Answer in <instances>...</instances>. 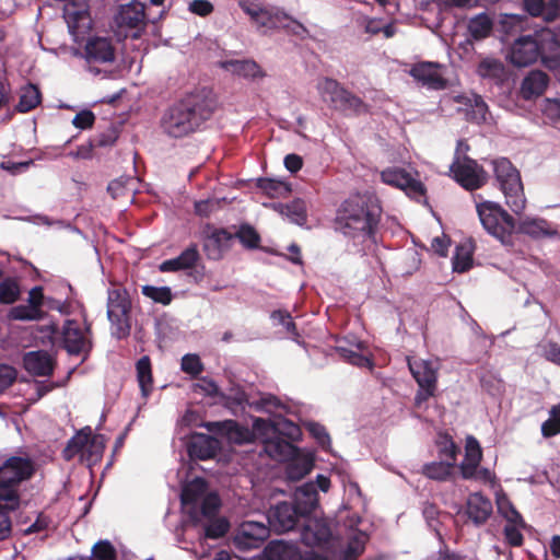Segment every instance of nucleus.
Instances as JSON below:
<instances>
[{
	"instance_id": "f257e3e1",
	"label": "nucleus",
	"mask_w": 560,
	"mask_h": 560,
	"mask_svg": "<svg viewBox=\"0 0 560 560\" xmlns=\"http://www.w3.org/2000/svg\"><path fill=\"white\" fill-rule=\"evenodd\" d=\"M217 107L218 101L211 89H195L165 110L161 127L173 138L188 136L210 119Z\"/></svg>"
},
{
	"instance_id": "f03ea898",
	"label": "nucleus",
	"mask_w": 560,
	"mask_h": 560,
	"mask_svg": "<svg viewBox=\"0 0 560 560\" xmlns=\"http://www.w3.org/2000/svg\"><path fill=\"white\" fill-rule=\"evenodd\" d=\"M382 207L373 194H357L337 209L336 231L352 240H372L381 221Z\"/></svg>"
},
{
	"instance_id": "7ed1b4c3",
	"label": "nucleus",
	"mask_w": 560,
	"mask_h": 560,
	"mask_svg": "<svg viewBox=\"0 0 560 560\" xmlns=\"http://www.w3.org/2000/svg\"><path fill=\"white\" fill-rule=\"evenodd\" d=\"M183 511L194 524L203 528L206 538L218 539L230 529V522L219 515L222 500L219 492H179Z\"/></svg>"
},
{
	"instance_id": "20e7f679",
	"label": "nucleus",
	"mask_w": 560,
	"mask_h": 560,
	"mask_svg": "<svg viewBox=\"0 0 560 560\" xmlns=\"http://www.w3.org/2000/svg\"><path fill=\"white\" fill-rule=\"evenodd\" d=\"M318 504V492H294V502H281L269 512L268 521L277 532L284 533L296 527Z\"/></svg>"
},
{
	"instance_id": "39448f33",
	"label": "nucleus",
	"mask_w": 560,
	"mask_h": 560,
	"mask_svg": "<svg viewBox=\"0 0 560 560\" xmlns=\"http://www.w3.org/2000/svg\"><path fill=\"white\" fill-rule=\"evenodd\" d=\"M106 307L112 337L117 340L127 339L132 327V301L128 290L126 288L108 289Z\"/></svg>"
},
{
	"instance_id": "423d86ee",
	"label": "nucleus",
	"mask_w": 560,
	"mask_h": 560,
	"mask_svg": "<svg viewBox=\"0 0 560 560\" xmlns=\"http://www.w3.org/2000/svg\"><path fill=\"white\" fill-rule=\"evenodd\" d=\"M491 164L506 205L515 214H521L525 209L526 198L520 172L506 158L495 159Z\"/></svg>"
},
{
	"instance_id": "0eeeda50",
	"label": "nucleus",
	"mask_w": 560,
	"mask_h": 560,
	"mask_svg": "<svg viewBox=\"0 0 560 560\" xmlns=\"http://www.w3.org/2000/svg\"><path fill=\"white\" fill-rule=\"evenodd\" d=\"M317 90L330 107L345 116H359L369 112V106L337 80L324 78L317 83Z\"/></svg>"
},
{
	"instance_id": "6e6552de",
	"label": "nucleus",
	"mask_w": 560,
	"mask_h": 560,
	"mask_svg": "<svg viewBox=\"0 0 560 560\" xmlns=\"http://www.w3.org/2000/svg\"><path fill=\"white\" fill-rule=\"evenodd\" d=\"M477 213L482 228L502 244L511 241L516 230L514 218L509 214L499 203L483 201L477 205Z\"/></svg>"
},
{
	"instance_id": "1a4fd4ad",
	"label": "nucleus",
	"mask_w": 560,
	"mask_h": 560,
	"mask_svg": "<svg viewBox=\"0 0 560 560\" xmlns=\"http://www.w3.org/2000/svg\"><path fill=\"white\" fill-rule=\"evenodd\" d=\"M546 51L545 39L540 36V31H537L534 34L518 35L510 45L506 59L515 67H528Z\"/></svg>"
},
{
	"instance_id": "9d476101",
	"label": "nucleus",
	"mask_w": 560,
	"mask_h": 560,
	"mask_svg": "<svg viewBox=\"0 0 560 560\" xmlns=\"http://www.w3.org/2000/svg\"><path fill=\"white\" fill-rule=\"evenodd\" d=\"M482 451L476 438L469 435L466 439L465 457L458 466L459 474L465 480L495 487V478L489 468L480 467Z\"/></svg>"
},
{
	"instance_id": "9b49d317",
	"label": "nucleus",
	"mask_w": 560,
	"mask_h": 560,
	"mask_svg": "<svg viewBox=\"0 0 560 560\" xmlns=\"http://www.w3.org/2000/svg\"><path fill=\"white\" fill-rule=\"evenodd\" d=\"M60 347L71 357H82L81 363H83L93 348L91 324L86 323L85 328L82 329L74 319L65 320Z\"/></svg>"
},
{
	"instance_id": "f8f14e48",
	"label": "nucleus",
	"mask_w": 560,
	"mask_h": 560,
	"mask_svg": "<svg viewBox=\"0 0 560 560\" xmlns=\"http://www.w3.org/2000/svg\"><path fill=\"white\" fill-rule=\"evenodd\" d=\"M35 472V465L32 459L21 456H11L0 466V490H12L11 488L30 479Z\"/></svg>"
},
{
	"instance_id": "ddd939ff",
	"label": "nucleus",
	"mask_w": 560,
	"mask_h": 560,
	"mask_svg": "<svg viewBox=\"0 0 560 560\" xmlns=\"http://www.w3.org/2000/svg\"><path fill=\"white\" fill-rule=\"evenodd\" d=\"M450 171L453 173L454 179L467 190L478 189L486 179L483 168L467 155L454 156Z\"/></svg>"
},
{
	"instance_id": "4468645a",
	"label": "nucleus",
	"mask_w": 560,
	"mask_h": 560,
	"mask_svg": "<svg viewBox=\"0 0 560 560\" xmlns=\"http://www.w3.org/2000/svg\"><path fill=\"white\" fill-rule=\"evenodd\" d=\"M259 432L265 434V436H258L259 444L256 452L259 456L266 455L273 460L284 462L299 452V448L292 442L269 431L267 428H261Z\"/></svg>"
},
{
	"instance_id": "2eb2a0df",
	"label": "nucleus",
	"mask_w": 560,
	"mask_h": 560,
	"mask_svg": "<svg viewBox=\"0 0 560 560\" xmlns=\"http://www.w3.org/2000/svg\"><path fill=\"white\" fill-rule=\"evenodd\" d=\"M381 179L384 184L399 188L406 195L420 202L425 197L423 184L415 179L406 170L400 167H387L381 172Z\"/></svg>"
},
{
	"instance_id": "dca6fc26",
	"label": "nucleus",
	"mask_w": 560,
	"mask_h": 560,
	"mask_svg": "<svg viewBox=\"0 0 560 560\" xmlns=\"http://www.w3.org/2000/svg\"><path fill=\"white\" fill-rule=\"evenodd\" d=\"M269 527L255 521L243 522L234 536V546L242 551L257 549L269 537Z\"/></svg>"
},
{
	"instance_id": "f3484780",
	"label": "nucleus",
	"mask_w": 560,
	"mask_h": 560,
	"mask_svg": "<svg viewBox=\"0 0 560 560\" xmlns=\"http://www.w3.org/2000/svg\"><path fill=\"white\" fill-rule=\"evenodd\" d=\"M84 58L89 63V71L97 74L100 70L94 68L93 65L113 62L115 60V47L107 37H91L84 47Z\"/></svg>"
},
{
	"instance_id": "a211bd4d",
	"label": "nucleus",
	"mask_w": 560,
	"mask_h": 560,
	"mask_svg": "<svg viewBox=\"0 0 560 560\" xmlns=\"http://www.w3.org/2000/svg\"><path fill=\"white\" fill-rule=\"evenodd\" d=\"M199 260L200 255L197 245L191 244L177 257L162 261L159 270L161 272L188 271V275L198 281L202 278V273L196 270Z\"/></svg>"
},
{
	"instance_id": "6ab92c4d",
	"label": "nucleus",
	"mask_w": 560,
	"mask_h": 560,
	"mask_svg": "<svg viewBox=\"0 0 560 560\" xmlns=\"http://www.w3.org/2000/svg\"><path fill=\"white\" fill-rule=\"evenodd\" d=\"M116 23L119 27L135 30L132 37L137 38L139 32L145 26L144 4L133 0L128 4L121 5L117 15Z\"/></svg>"
},
{
	"instance_id": "aec40b11",
	"label": "nucleus",
	"mask_w": 560,
	"mask_h": 560,
	"mask_svg": "<svg viewBox=\"0 0 560 560\" xmlns=\"http://www.w3.org/2000/svg\"><path fill=\"white\" fill-rule=\"evenodd\" d=\"M208 429L221 438H225L230 443H234L237 445H242L247 443V455L250 450L248 446L253 442V436H250V432L241 425L235 420H224L220 422H211L208 424Z\"/></svg>"
},
{
	"instance_id": "412c9836",
	"label": "nucleus",
	"mask_w": 560,
	"mask_h": 560,
	"mask_svg": "<svg viewBox=\"0 0 560 560\" xmlns=\"http://www.w3.org/2000/svg\"><path fill=\"white\" fill-rule=\"evenodd\" d=\"M360 523L361 518L358 515L351 516L345 523L348 527V542L342 553V560H355L365 549L369 536L363 529L358 528Z\"/></svg>"
},
{
	"instance_id": "4be33fe9",
	"label": "nucleus",
	"mask_w": 560,
	"mask_h": 560,
	"mask_svg": "<svg viewBox=\"0 0 560 560\" xmlns=\"http://www.w3.org/2000/svg\"><path fill=\"white\" fill-rule=\"evenodd\" d=\"M331 537V529L326 521L306 516L301 530V541L310 547L322 546Z\"/></svg>"
},
{
	"instance_id": "5701e85b",
	"label": "nucleus",
	"mask_w": 560,
	"mask_h": 560,
	"mask_svg": "<svg viewBox=\"0 0 560 560\" xmlns=\"http://www.w3.org/2000/svg\"><path fill=\"white\" fill-rule=\"evenodd\" d=\"M235 402L243 409L245 406L254 409L258 412L276 413L281 415L285 411V405L276 396L271 394H264L258 399L249 400L248 396L244 392H237L234 397Z\"/></svg>"
},
{
	"instance_id": "b1692460",
	"label": "nucleus",
	"mask_w": 560,
	"mask_h": 560,
	"mask_svg": "<svg viewBox=\"0 0 560 560\" xmlns=\"http://www.w3.org/2000/svg\"><path fill=\"white\" fill-rule=\"evenodd\" d=\"M23 366L34 376H50L55 370V360L45 350L28 351L23 355Z\"/></svg>"
},
{
	"instance_id": "393cba45",
	"label": "nucleus",
	"mask_w": 560,
	"mask_h": 560,
	"mask_svg": "<svg viewBox=\"0 0 560 560\" xmlns=\"http://www.w3.org/2000/svg\"><path fill=\"white\" fill-rule=\"evenodd\" d=\"M253 424L256 431H260L261 428H267L269 431L277 433L283 439L287 438L289 442L299 440L302 434L298 424L282 417H278L273 420L256 418Z\"/></svg>"
},
{
	"instance_id": "a878e982",
	"label": "nucleus",
	"mask_w": 560,
	"mask_h": 560,
	"mask_svg": "<svg viewBox=\"0 0 560 560\" xmlns=\"http://www.w3.org/2000/svg\"><path fill=\"white\" fill-rule=\"evenodd\" d=\"M410 75L431 90L439 91L447 86V81L439 72L438 65L432 62H422L413 66L410 70Z\"/></svg>"
},
{
	"instance_id": "bb28decb",
	"label": "nucleus",
	"mask_w": 560,
	"mask_h": 560,
	"mask_svg": "<svg viewBox=\"0 0 560 560\" xmlns=\"http://www.w3.org/2000/svg\"><path fill=\"white\" fill-rule=\"evenodd\" d=\"M409 371L419 387L436 389L439 366L429 360H408Z\"/></svg>"
},
{
	"instance_id": "cd10ccee",
	"label": "nucleus",
	"mask_w": 560,
	"mask_h": 560,
	"mask_svg": "<svg viewBox=\"0 0 560 560\" xmlns=\"http://www.w3.org/2000/svg\"><path fill=\"white\" fill-rule=\"evenodd\" d=\"M492 513V502L482 492H470L467 498L466 514L476 525L487 522Z\"/></svg>"
},
{
	"instance_id": "c85d7f7f",
	"label": "nucleus",
	"mask_w": 560,
	"mask_h": 560,
	"mask_svg": "<svg viewBox=\"0 0 560 560\" xmlns=\"http://www.w3.org/2000/svg\"><path fill=\"white\" fill-rule=\"evenodd\" d=\"M234 238V233L226 229H215L205 241L203 247L207 256L211 259H220L223 250L231 247Z\"/></svg>"
},
{
	"instance_id": "c756f323",
	"label": "nucleus",
	"mask_w": 560,
	"mask_h": 560,
	"mask_svg": "<svg viewBox=\"0 0 560 560\" xmlns=\"http://www.w3.org/2000/svg\"><path fill=\"white\" fill-rule=\"evenodd\" d=\"M288 460L285 479L290 482L300 481L314 468V457L311 454H302L300 451Z\"/></svg>"
},
{
	"instance_id": "7c9ffc66",
	"label": "nucleus",
	"mask_w": 560,
	"mask_h": 560,
	"mask_svg": "<svg viewBox=\"0 0 560 560\" xmlns=\"http://www.w3.org/2000/svg\"><path fill=\"white\" fill-rule=\"evenodd\" d=\"M549 77L541 70H532L523 79L521 84V94L524 100L529 101L540 96L547 89Z\"/></svg>"
},
{
	"instance_id": "2f4dec72",
	"label": "nucleus",
	"mask_w": 560,
	"mask_h": 560,
	"mask_svg": "<svg viewBox=\"0 0 560 560\" xmlns=\"http://www.w3.org/2000/svg\"><path fill=\"white\" fill-rule=\"evenodd\" d=\"M458 101L466 106V117L475 124L486 122L489 116V108L482 96L471 93L458 96Z\"/></svg>"
},
{
	"instance_id": "473e14b6",
	"label": "nucleus",
	"mask_w": 560,
	"mask_h": 560,
	"mask_svg": "<svg viewBox=\"0 0 560 560\" xmlns=\"http://www.w3.org/2000/svg\"><path fill=\"white\" fill-rule=\"evenodd\" d=\"M528 19L521 14H503L495 26L502 42H509L510 36L516 35L527 26Z\"/></svg>"
},
{
	"instance_id": "72a5a7b5",
	"label": "nucleus",
	"mask_w": 560,
	"mask_h": 560,
	"mask_svg": "<svg viewBox=\"0 0 560 560\" xmlns=\"http://www.w3.org/2000/svg\"><path fill=\"white\" fill-rule=\"evenodd\" d=\"M20 505L19 492H0V540L5 539L11 530L8 513Z\"/></svg>"
},
{
	"instance_id": "f704fd0d",
	"label": "nucleus",
	"mask_w": 560,
	"mask_h": 560,
	"mask_svg": "<svg viewBox=\"0 0 560 560\" xmlns=\"http://www.w3.org/2000/svg\"><path fill=\"white\" fill-rule=\"evenodd\" d=\"M364 348V342L355 340L351 343V347L338 346L336 350L339 355L350 364L371 369L373 366V362L362 353Z\"/></svg>"
},
{
	"instance_id": "c9c22d12",
	"label": "nucleus",
	"mask_w": 560,
	"mask_h": 560,
	"mask_svg": "<svg viewBox=\"0 0 560 560\" xmlns=\"http://www.w3.org/2000/svg\"><path fill=\"white\" fill-rule=\"evenodd\" d=\"M221 68L244 78L256 79L264 75L258 63L248 59L224 60L221 62Z\"/></svg>"
},
{
	"instance_id": "e433bc0d",
	"label": "nucleus",
	"mask_w": 560,
	"mask_h": 560,
	"mask_svg": "<svg viewBox=\"0 0 560 560\" xmlns=\"http://www.w3.org/2000/svg\"><path fill=\"white\" fill-rule=\"evenodd\" d=\"M291 223L303 226L307 221V210L305 201L296 198L289 203H278L275 207Z\"/></svg>"
},
{
	"instance_id": "4c0bfd02",
	"label": "nucleus",
	"mask_w": 560,
	"mask_h": 560,
	"mask_svg": "<svg viewBox=\"0 0 560 560\" xmlns=\"http://www.w3.org/2000/svg\"><path fill=\"white\" fill-rule=\"evenodd\" d=\"M520 233L529 235L534 238L550 236L555 232L549 229V224L545 219L525 218L516 225Z\"/></svg>"
},
{
	"instance_id": "58836bf2",
	"label": "nucleus",
	"mask_w": 560,
	"mask_h": 560,
	"mask_svg": "<svg viewBox=\"0 0 560 560\" xmlns=\"http://www.w3.org/2000/svg\"><path fill=\"white\" fill-rule=\"evenodd\" d=\"M493 27L492 19L485 12L470 18L468 21V32L475 40L487 38Z\"/></svg>"
},
{
	"instance_id": "ea45409f",
	"label": "nucleus",
	"mask_w": 560,
	"mask_h": 560,
	"mask_svg": "<svg viewBox=\"0 0 560 560\" xmlns=\"http://www.w3.org/2000/svg\"><path fill=\"white\" fill-rule=\"evenodd\" d=\"M137 380L143 398H148L152 390V368L148 355L141 357L136 363Z\"/></svg>"
},
{
	"instance_id": "a19ab883",
	"label": "nucleus",
	"mask_w": 560,
	"mask_h": 560,
	"mask_svg": "<svg viewBox=\"0 0 560 560\" xmlns=\"http://www.w3.org/2000/svg\"><path fill=\"white\" fill-rule=\"evenodd\" d=\"M285 21H289V15L285 12L279 9L264 7L254 23L258 27L271 30L280 28Z\"/></svg>"
},
{
	"instance_id": "79ce46f5",
	"label": "nucleus",
	"mask_w": 560,
	"mask_h": 560,
	"mask_svg": "<svg viewBox=\"0 0 560 560\" xmlns=\"http://www.w3.org/2000/svg\"><path fill=\"white\" fill-rule=\"evenodd\" d=\"M42 101L39 89L34 84H26L21 89L20 101L15 106L19 113H27L34 109Z\"/></svg>"
},
{
	"instance_id": "37998d69",
	"label": "nucleus",
	"mask_w": 560,
	"mask_h": 560,
	"mask_svg": "<svg viewBox=\"0 0 560 560\" xmlns=\"http://www.w3.org/2000/svg\"><path fill=\"white\" fill-rule=\"evenodd\" d=\"M219 441L212 436L200 434L191 444L192 453L200 459H208L215 455Z\"/></svg>"
},
{
	"instance_id": "c03bdc74",
	"label": "nucleus",
	"mask_w": 560,
	"mask_h": 560,
	"mask_svg": "<svg viewBox=\"0 0 560 560\" xmlns=\"http://www.w3.org/2000/svg\"><path fill=\"white\" fill-rule=\"evenodd\" d=\"M86 429L79 431L73 435L67 443L62 451V456L66 460H71L77 455H80L82 459L85 458V445L88 442Z\"/></svg>"
},
{
	"instance_id": "a18cd8bd",
	"label": "nucleus",
	"mask_w": 560,
	"mask_h": 560,
	"mask_svg": "<svg viewBox=\"0 0 560 560\" xmlns=\"http://www.w3.org/2000/svg\"><path fill=\"white\" fill-rule=\"evenodd\" d=\"M294 548L287 546L281 540L270 541L264 549V560H291L294 556Z\"/></svg>"
},
{
	"instance_id": "49530a36",
	"label": "nucleus",
	"mask_w": 560,
	"mask_h": 560,
	"mask_svg": "<svg viewBox=\"0 0 560 560\" xmlns=\"http://www.w3.org/2000/svg\"><path fill=\"white\" fill-rule=\"evenodd\" d=\"M234 236L246 249H257L260 246V235L248 223H242L234 233Z\"/></svg>"
},
{
	"instance_id": "de8ad7c7",
	"label": "nucleus",
	"mask_w": 560,
	"mask_h": 560,
	"mask_svg": "<svg viewBox=\"0 0 560 560\" xmlns=\"http://www.w3.org/2000/svg\"><path fill=\"white\" fill-rule=\"evenodd\" d=\"M141 293L154 303L162 304L164 306L170 305L174 298L172 289L167 285L155 287L145 284L142 285Z\"/></svg>"
},
{
	"instance_id": "09e8293b",
	"label": "nucleus",
	"mask_w": 560,
	"mask_h": 560,
	"mask_svg": "<svg viewBox=\"0 0 560 560\" xmlns=\"http://www.w3.org/2000/svg\"><path fill=\"white\" fill-rule=\"evenodd\" d=\"M88 442L85 445V458L90 463L97 462L105 448V436L103 434H95L91 436V429L86 428Z\"/></svg>"
},
{
	"instance_id": "8fccbe9b",
	"label": "nucleus",
	"mask_w": 560,
	"mask_h": 560,
	"mask_svg": "<svg viewBox=\"0 0 560 560\" xmlns=\"http://www.w3.org/2000/svg\"><path fill=\"white\" fill-rule=\"evenodd\" d=\"M498 510L500 514L506 520V524L517 526H526L518 511L509 502L504 500V492H497Z\"/></svg>"
},
{
	"instance_id": "3c124183",
	"label": "nucleus",
	"mask_w": 560,
	"mask_h": 560,
	"mask_svg": "<svg viewBox=\"0 0 560 560\" xmlns=\"http://www.w3.org/2000/svg\"><path fill=\"white\" fill-rule=\"evenodd\" d=\"M303 424L307 432L310 433V435L316 441V443L323 451L330 450L331 439L323 424L315 421H305Z\"/></svg>"
},
{
	"instance_id": "603ef678",
	"label": "nucleus",
	"mask_w": 560,
	"mask_h": 560,
	"mask_svg": "<svg viewBox=\"0 0 560 560\" xmlns=\"http://www.w3.org/2000/svg\"><path fill=\"white\" fill-rule=\"evenodd\" d=\"M44 312L37 310L36 305L20 304L12 307L9 312V318L13 320H39L43 318Z\"/></svg>"
},
{
	"instance_id": "864d4df0",
	"label": "nucleus",
	"mask_w": 560,
	"mask_h": 560,
	"mask_svg": "<svg viewBox=\"0 0 560 560\" xmlns=\"http://www.w3.org/2000/svg\"><path fill=\"white\" fill-rule=\"evenodd\" d=\"M504 72L503 63L494 58L482 59L477 67V73L483 79H500Z\"/></svg>"
},
{
	"instance_id": "5fc2aeb1",
	"label": "nucleus",
	"mask_w": 560,
	"mask_h": 560,
	"mask_svg": "<svg viewBox=\"0 0 560 560\" xmlns=\"http://www.w3.org/2000/svg\"><path fill=\"white\" fill-rule=\"evenodd\" d=\"M454 468L452 467V463L433 462L424 465L423 475L433 480H446L451 475Z\"/></svg>"
},
{
	"instance_id": "6e6d98bb",
	"label": "nucleus",
	"mask_w": 560,
	"mask_h": 560,
	"mask_svg": "<svg viewBox=\"0 0 560 560\" xmlns=\"http://www.w3.org/2000/svg\"><path fill=\"white\" fill-rule=\"evenodd\" d=\"M20 293L15 279L8 277L0 282V304H13L20 298Z\"/></svg>"
},
{
	"instance_id": "4d7b16f0",
	"label": "nucleus",
	"mask_w": 560,
	"mask_h": 560,
	"mask_svg": "<svg viewBox=\"0 0 560 560\" xmlns=\"http://www.w3.org/2000/svg\"><path fill=\"white\" fill-rule=\"evenodd\" d=\"M560 433V404L550 410V418L542 422L541 434L551 438Z\"/></svg>"
},
{
	"instance_id": "13d9d810",
	"label": "nucleus",
	"mask_w": 560,
	"mask_h": 560,
	"mask_svg": "<svg viewBox=\"0 0 560 560\" xmlns=\"http://www.w3.org/2000/svg\"><path fill=\"white\" fill-rule=\"evenodd\" d=\"M275 325H281L284 327L287 332L292 336H299L296 325L293 322L292 316L287 311L276 310L270 315Z\"/></svg>"
},
{
	"instance_id": "bf43d9fd",
	"label": "nucleus",
	"mask_w": 560,
	"mask_h": 560,
	"mask_svg": "<svg viewBox=\"0 0 560 560\" xmlns=\"http://www.w3.org/2000/svg\"><path fill=\"white\" fill-rule=\"evenodd\" d=\"M459 447L455 444V442L445 436L441 442L440 455L444 459L445 463H452V467L455 469L456 456L459 453Z\"/></svg>"
},
{
	"instance_id": "052dcab7",
	"label": "nucleus",
	"mask_w": 560,
	"mask_h": 560,
	"mask_svg": "<svg viewBox=\"0 0 560 560\" xmlns=\"http://www.w3.org/2000/svg\"><path fill=\"white\" fill-rule=\"evenodd\" d=\"M180 368L183 372L191 375L192 377L199 375L203 370L200 358L197 354L191 353L185 354L182 358Z\"/></svg>"
},
{
	"instance_id": "680f3d73",
	"label": "nucleus",
	"mask_w": 560,
	"mask_h": 560,
	"mask_svg": "<svg viewBox=\"0 0 560 560\" xmlns=\"http://www.w3.org/2000/svg\"><path fill=\"white\" fill-rule=\"evenodd\" d=\"M92 556L95 560H116V551L108 540H101L94 545Z\"/></svg>"
},
{
	"instance_id": "e2e57ef3",
	"label": "nucleus",
	"mask_w": 560,
	"mask_h": 560,
	"mask_svg": "<svg viewBox=\"0 0 560 560\" xmlns=\"http://www.w3.org/2000/svg\"><path fill=\"white\" fill-rule=\"evenodd\" d=\"M526 526H517L513 524H506L503 529L504 538L506 542L513 547H520L523 545L522 529H526Z\"/></svg>"
},
{
	"instance_id": "0e129e2a",
	"label": "nucleus",
	"mask_w": 560,
	"mask_h": 560,
	"mask_svg": "<svg viewBox=\"0 0 560 560\" xmlns=\"http://www.w3.org/2000/svg\"><path fill=\"white\" fill-rule=\"evenodd\" d=\"M453 270L455 272H466L470 269L472 264V257L469 253H459V247H456V253L452 258Z\"/></svg>"
},
{
	"instance_id": "69168bd1",
	"label": "nucleus",
	"mask_w": 560,
	"mask_h": 560,
	"mask_svg": "<svg viewBox=\"0 0 560 560\" xmlns=\"http://www.w3.org/2000/svg\"><path fill=\"white\" fill-rule=\"evenodd\" d=\"M330 487V480L327 476L323 474H318L316 479L310 480L301 486L295 487L293 490H305V491H315V490H328Z\"/></svg>"
},
{
	"instance_id": "338daca9",
	"label": "nucleus",
	"mask_w": 560,
	"mask_h": 560,
	"mask_svg": "<svg viewBox=\"0 0 560 560\" xmlns=\"http://www.w3.org/2000/svg\"><path fill=\"white\" fill-rule=\"evenodd\" d=\"M117 138V132L114 129H108L94 136L90 141L94 148H107L112 147L116 142Z\"/></svg>"
},
{
	"instance_id": "774afa93",
	"label": "nucleus",
	"mask_w": 560,
	"mask_h": 560,
	"mask_svg": "<svg viewBox=\"0 0 560 560\" xmlns=\"http://www.w3.org/2000/svg\"><path fill=\"white\" fill-rule=\"evenodd\" d=\"M16 370L8 364H0V393L9 388L16 380Z\"/></svg>"
}]
</instances>
